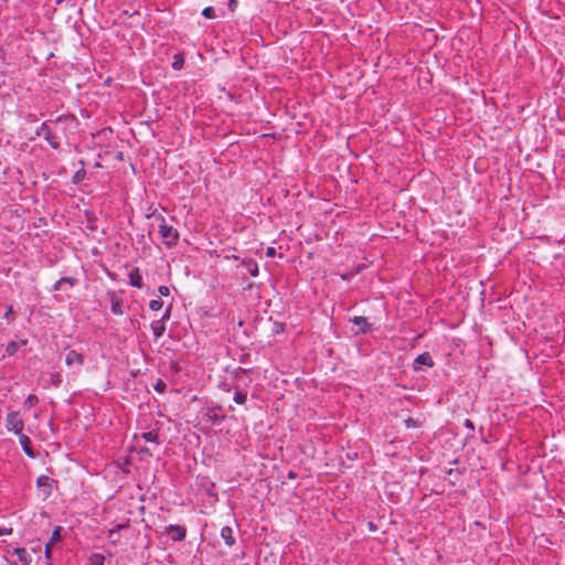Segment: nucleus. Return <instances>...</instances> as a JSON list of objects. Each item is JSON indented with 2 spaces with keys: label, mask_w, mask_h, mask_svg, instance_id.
<instances>
[{
  "label": "nucleus",
  "mask_w": 565,
  "mask_h": 565,
  "mask_svg": "<svg viewBox=\"0 0 565 565\" xmlns=\"http://www.w3.org/2000/svg\"><path fill=\"white\" fill-rule=\"evenodd\" d=\"M6 428L15 435H21L24 428V422L19 412L11 411L6 416Z\"/></svg>",
  "instance_id": "obj_1"
},
{
  "label": "nucleus",
  "mask_w": 565,
  "mask_h": 565,
  "mask_svg": "<svg viewBox=\"0 0 565 565\" xmlns=\"http://www.w3.org/2000/svg\"><path fill=\"white\" fill-rule=\"evenodd\" d=\"M160 234L163 238V243L168 246L175 245L179 239L178 231L166 223L160 224Z\"/></svg>",
  "instance_id": "obj_2"
},
{
  "label": "nucleus",
  "mask_w": 565,
  "mask_h": 565,
  "mask_svg": "<svg viewBox=\"0 0 565 565\" xmlns=\"http://www.w3.org/2000/svg\"><path fill=\"white\" fill-rule=\"evenodd\" d=\"M171 306V303L168 305L167 309L164 310L163 315L159 320H153L151 322V329L156 338H159L166 330L164 321L170 318Z\"/></svg>",
  "instance_id": "obj_3"
},
{
  "label": "nucleus",
  "mask_w": 565,
  "mask_h": 565,
  "mask_svg": "<svg viewBox=\"0 0 565 565\" xmlns=\"http://www.w3.org/2000/svg\"><path fill=\"white\" fill-rule=\"evenodd\" d=\"M164 532L171 537L174 542L184 541L186 537V529L182 525H168L164 527Z\"/></svg>",
  "instance_id": "obj_4"
},
{
  "label": "nucleus",
  "mask_w": 565,
  "mask_h": 565,
  "mask_svg": "<svg viewBox=\"0 0 565 565\" xmlns=\"http://www.w3.org/2000/svg\"><path fill=\"white\" fill-rule=\"evenodd\" d=\"M65 363L70 367L79 370L84 364V356H83V354L78 353L75 350H70L66 353Z\"/></svg>",
  "instance_id": "obj_5"
},
{
  "label": "nucleus",
  "mask_w": 565,
  "mask_h": 565,
  "mask_svg": "<svg viewBox=\"0 0 565 565\" xmlns=\"http://www.w3.org/2000/svg\"><path fill=\"white\" fill-rule=\"evenodd\" d=\"M36 135L39 137H44L53 149H57L60 147V143L55 141V138L52 135L46 122L41 124V126L36 130Z\"/></svg>",
  "instance_id": "obj_6"
},
{
  "label": "nucleus",
  "mask_w": 565,
  "mask_h": 565,
  "mask_svg": "<svg viewBox=\"0 0 565 565\" xmlns=\"http://www.w3.org/2000/svg\"><path fill=\"white\" fill-rule=\"evenodd\" d=\"M350 321L354 326L359 327V330L355 332V334H360V333L361 334H366L372 329V324L369 323V321H367V319L365 317L355 316V317L351 318Z\"/></svg>",
  "instance_id": "obj_7"
},
{
  "label": "nucleus",
  "mask_w": 565,
  "mask_h": 565,
  "mask_svg": "<svg viewBox=\"0 0 565 565\" xmlns=\"http://www.w3.org/2000/svg\"><path fill=\"white\" fill-rule=\"evenodd\" d=\"M19 441H20V445H21L24 454L28 457L33 458L35 456V454L31 447V439L22 433L21 435H19Z\"/></svg>",
  "instance_id": "obj_8"
},
{
  "label": "nucleus",
  "mask_w": 565,
  "mask_h": 565,
  "mask_svg": "<svg viewBox=\"0 0 565 565\" xmlns=\"http://www.w3.org/2000/svg\"><path fill=\"white\" fill-rule=\"evenodd\" d=\"M415 365L419 364V365H426V366H434V360L430 355L429 352H424L422 354H419L416 359H415ZM415 370H418L417 366H414Z\"/></svg>",
  "instance_id": "obj_9"
},
{
  "label": "nucleus",
  "mask_w": 565,
  "mask_h": 565,
  "mask_svg": "<svg viewBox=\"0 0 565 565\" xmlns=\"http://www.w3.org/2000/svg\"><path fill=\"white\" fill-rule=\"evenodd\" d=\"M221 537L224 540L225 544L232 547L235 544V537L233 535V529L231 526H223L221 530Z\"/></svg>",
  "instance_id": "obj_10"
},
{
  "label": "nucleus",
  "mask_w": 565,
  "mask_h": 565,
  "mask_svg": "<svg viewBox=\"0 0 565 565\" xmlns=\"http://www.w3.org/2000/svg\"><path fill=\"white\" fill-rule=\"evenodd\" d=\"M13 553L18 556L19 561L22 565H30L32 562L31 555L26 552L24 547H15Z\"/></svg>",
  "instance_id": "obj_11"
},
{
  "label": "nucleus",
  "mask_w": 565,
  "mask_h": 565,
  "mask_svg": "<svg viewBox=\"0 0 565 565\" xmlns=\"http://www.w3.org/2000/svg\"><path fill=\"white\" fill-rule=\"evenodd\" d=\"M122 303L118 300L114 294H111V311L115 315H122Z\"/></svg>",
  "instance_id": "obj_12"
},
{
  "label": "nucleus",
  "mask_w": 565,
  "mask_h": 565,
  "mask_svg": "<svg viewBox=\"0 0 565 565\" xmlns=\"http://www.w3.org/2000/svg\"><path fill=\"white\" fill-rule=\"evenodd\" d=\"M53 482L52 479H50L47 476H40L36 479V486L39 488H49L51 489V483Z\"/></svg>",
  "instance_id": "obj_13"
},
{
  "label": "nucleus",
  "mask_w": 565,
  "mask_h": 565,
  "mask_svg": "<svg viewBox=\"0 0 565 565\" xmlns=\"http://www.w3.org/2000/svg\"><path fill=\"white\" fill-rule=\"evenodd\" d=\"M248 274L253 277H257L259 274L258 265L256 262H248L245 264Z\"/></svg>",
  "instance_id": "obj_14"
},
{
  "label": "nucleus",
  "mask_w": 565,
  "mask_h": 565,
  "mask_svg": "<svg viewBox=\"0 0 565 565\" xmlns=\"http://www.w3.org/2000/svg\"><path fill=\"white\" fill-rule=\"evenodd\" d=\"M234 402L236 404H239V405H243L246 403L247 401V394L245 392H242V391H236L234 393V397H233Z\"/></svg>",
  "instance_id": "obj_15"
},
{
  "label": "nucleus",
  "mask_w": 565,
  "mask_h": 565,
  "mask_svg": "<svg viewBox=\"0 0 565 565\" xmlns=\"http://www.w3.org/2000/svg\"><path fill=\"white\" fill-rule=\"evenodd\" d=\"M104 562H105V556L99 553L93 554L89 558L90 565H104Z\"/></svg>",
  "instance_id": "obj_16"
},
{
  "label": "nucleus",
  "mask_w": 565,
  "mask_h": 565,
  "mask_svg": "<svg viewBox=\"0 0 565 565\" xmlns=\"http://www.w3.org/2000/svg\"><path fill=\"white\" fill-rule=\"evenodd\" d=\"M163 305H164V302L160 298L151 299L150 302H149V308L152 311H159L160 309H162Z\"/></svg>",
  "instance_id": "obj_17"
},
{
  "label": "nucleus",
  "mask_w": 565,
  "mask_h": 565,
  "mask_svg": "<svg viewBox=\"0 0 565 565\" xmlns=\"http://www.w3.org/2000/svg\"><path fill=\"white\" fill-rule=\"evenodd\" d=\"M183 64H184V58L181 54H175L174 57H173V63H172V67L173 70H181L183 67Z\"/></svg>",
  "instance_id": "obj_18"
},
{
  "label": "nucleus",
  "mask_w": 565,
  "mask_h": 565,
  "mask_svg": "<svg viewBox=\"0 0 565 565\" xmlns=\"http://www.w3.org/2000/svg\"><path fill=\"white\" fill-rule=\"evenodd\" d=\"M130 281L132 286L141 287V276L138 274V270L130 274Z\"/></svg>",
  "instance_id": "obj_19"
},
{
  "label": "nucleus",
  "mask_w": 565,
  "mask_h": 565,
  "mask_svg": "<svg viewBox=\"0 0 565 565\" xmlns=\"http://www.w3.org/2000/svg\"><path fill=\"white\" fill-rule=\"evenodd\" d=\"M64 284L73 285V278H71V277H63V278H61L60 280H57L55 282L54 289L55 290L61 289Z\"/></svg>",
  "instance_id": "obj_20"
},
{
  "label": "nucleus",
  "mask_w": 565,
  "mask_h": 565,
  "mask_svg": "<svg viewBox=\"0 0 565 565\" xmlns=\"http://www.w3.org/2000/svg\"><path fill=\"white\" fill-rule=\"evenodd\" d=\"M39 402V398L36 395H33V394H30L25 401H24V406L26 407H32L34 406L36 403Z\"/></svg>",
  "instance_id": "obj_21"
},
{
  "label": "nucleus",
  "mask_w": 565,
  "mask_h": 565,
  "mask_svg": "<svg viewBox=\"0 0 565 565\" xmlns=\"http://www.w3.org/2000/svg\"><path fill=\"white\" fill-rule=\"evenodd\" d=\"M19 349V344L17 342H9L8 345H7V349H6V352L8 353V355H13Z\"/></svg>",
  "instance_id": "obj_22"
},
{
  "label": "nucleus",
  "mask_w": 565,
  "mask_h": 565,
  "mask_svg": "<svg viewBox=\"0 0 565 565\" xmlns=\"http://www.w3.org/2000/svg\"><path fill=\"white\" fill-rule=\"evenodd\" d=\"M202 15L206 19H214L215 18V10L213 7H206L202 11Z\"/></svg>",
  "instance_id": "obj_23"
},
{
  "label": "nucleus",
  "mask_w": 565,
  "mask_h": 565,
  "mask_svg": "<svg viewBox=\"0 0 565 565\" xmlns=\"http://www.w3.org/2000/svg\"><path fill=\"white\" fill-rule=\"evenodd\" d=\"M52 542H49L46 545H45V551H44V554H45V558L47 559V565H51V559H52Z\"/></svg>",
  "instance_id": "obj_24"
},
{
  "label": "nucleus",
  "mask_w": 565,
  "mask_h": 565,
  "mask_svg": "<svg viewBox=\"0 0 565 565\" xmlns=\"http://www.w3.org/2000/svg\"><path fill=\"white\" fill-rule=\"evenodd\" d=\"M167 387V384L164 381L162 380H158L157 383L153 385V388L159 392V393H163L164 390Z\"/></svg>",
  "instance_id": "obj_25"
},
{
  "label": "nucleus",
  "mask_w": 565,
  "mask_h": 565,
  "mask_svg": "<svg viewBox=\"0 0 565 565\" xmlns=\"http://www.w3.org/2000/svg\"><path fill=\"white\" fill-rule=\"evenodd\" d=\"M404 424L406 426V428H413V427H418L419 426V423L412 418V417H408L404 420Z\"/></svg>",
  "instance_id": "obj_26"
},
{
  "label": "nucleus",
  "mask_w": 565,
  "mask_h": 565,
  "mask_svg": "<svg viewBox=\"0 0 565 565\" xmlns=\"http://www.w3.org/2000/svg\"><path fill=\"white\" fill-rule=\"evenodd\" d=\"M159 297L161 299V297H168L170 295V288L168 286H160L159 289Z\"/></svg>",
  "instance_id": "obj_27"
},
{
  "label": "nucleus",
  "mask_w": 565,
  "mask_h": 565,
  "mask_svg": "<svg viewBox=\"0 0 565 565\" xmlns=\"http://www.w3.org/2000/svg\"><path fill=\"white\" fill-rule=\"evenodd\" d=\"M60 530H61L60 527H56V529L53 531L52 536H51V540H50V542H52V544H53L54 542H57V541L61 539Z\"/></svg>",
  "instance_id": "obj_28"
},
{
  "label": "nucleus",
  "mask_w": 565,
  "mask_h": 565,
  "mask_svg": "<svg viewBox=\"0 0 565 565\" xmlns=\"http://www.w3.org/2000/svg\"><path fill=\"white\" fill-rule=\"evenodd\" d=\"M340 277L342 280H350L352 277H354V273L352 270H347L340 274Z\"/></svg>",
  "instance_id": "obj_29"
},
{
  "label": "nucleus",
  "mask_w": 565,
  "mask_h": 565,
  "mask_svg": "<svg viewBox=\"0 0 565 565\" xmlns=\"http://www.w3.org/2000/svg\"><path fill=\"white\" fill-rule=\"evenodd\" d=\"M463 426L466 428H468L469 430H471L472 433L475 431V424L471 419L469 418H466L465 422H463Z\"/></svg>",
  "instance_id": "obj_30"
},
{
  "label": "nucleus",
  "mask_w": 565,
  "mask_h": 565,
  "mask_svg": "<svg viewBox=\"0 0 565 565\" xmlns=\"http://www.w3.org/2000/svg\"><path fill=\"white\" fill-rule=\"evenodd\" d=\"M62 383V379H61V375L60 374H54L53 377H52V384L54 386H60V384Z\"/></svg>",
  "instance_id": "obj_31"
},
{
  "label": "nucleus",
  "mask_w": 565,
  "mask_h": 565,
  "mask_svg": "<svg viewBox=\"0 0 565 565\" xmlns=\"http://www.w3.org/2000/svg\"><path fill=\"white\" fill-rule=\"evenodd\" d=\"M364 268H365L364 264H359L351 270L354 273V276H355V275L360 274Z\"/></svg>",
  "instance_id": "obj_32"
},
{
  "label": "nucleus",
  "mask_w": 565,
  "mask_h": 565,
  "mask_svg": "<svg viewBox=\"0 0 565 565\" xmlns=\"http://www.w3.org/2000/svg\"><path fill=\"white\" fill-rule=\"evenodd\" d=\"M157 435L152 436V433H143V440L146 441H154Z\"/></svg>",
  "instance_id": "obj_33"
},
{
  "label": "nucleus",
  "mask_w": 565,
  "mask_h": 565,
  "mask_svg": "<svg viewBox=\"0 0 565 565\" xmlns=\"http://www.w3.org/2000/svg\"><path fill=\"white\" fill-rule=\"evenodd\" d=\"M12 533V527H0V536L10 535Z\"/></svg>",
  "instance_id": "obj_34"
},
{
  "label": "nucleus",
  "mask_w": 565,
  "mask_h": 565,
  "mask_svg": "<svg viewBox=\"0 0 565 565\" xmlns=\"http://www.w3.org/2000/svg\"><path fill=\"white\" fill-rule=\"evenodd\" d=\"M13 315V309H12V306H9L7 311L4 312L3 315V318L4 319H9L11 316Z\"/></svg>",
  "instance_id": "obj_35"
},
{
  "label": "nucleus",
  "mask_w": 565,
  "mask_h": 565,
  "mask_svg": "<svg viewBox=\"0 0 565 565\" xmlns=\"http://www.w3.org/2000/svg\"><path fill=\"white\" fill-rule=\"evenodd\" d=\"M276 255V249L274 247H268L266 249V256L267 257H274Z\"/></svg>",
  "instance_id": "obj_36"
},
{
  "label": "nucleus",
  "mask_w": 565,
  "mask_h": 565,
  "mask_svg": "<svg viewBox=\"0 0 565 565\" xmlns=\"http://www.w3.org/2000/svg\"><path fill=\"white\" fill-rule=\"evenodd\" d=\"M237 0H228V7L231 9V11H234L237 7Z\"/></svg>",
  "instance_id": "obj_37"
},
{
  "label": "nucleus",
  "mask_w": 565,
  "mask_h": 565,
  "mask_svg": "<svg viewBox=\"0 0 565 565\" xmlns=\"http://www.w3.org/2000/svg\"><path fill=\"white\" fill-rule=\"evenodd\" d=\"M347 458L350 460H355L358 458V452H348Z\"/></svg>",
  "instance_id": "obj_38"
},
{
  "label": "nucleus",
  "mask_w": 565,
  "mask_h": 565,
  "mask_svg": "<svg viewBox=\"0 0 565 565\" xmlns=\"http://www.w3.org/2000/svg\"><path fill=\"white\" fill-rule=\"evenodd\" d=\"M288 478H289V479H296V478H297V473H296L295 471L290 470V471L288 472Z\"/></svg>",
  "instance_id": "obj_39"
},
{
  "label": "nucleus",
  "mask_w": 565,
  "mask_h": 565,
  "mask_svg": "<svg viewBox=\"0 0 565 565\" xmlns=\"http://www.w3.org/2000/svg\"><path fill=\"white\" fill-rule=\"evenodd\" d=\"M142 451H143V454L145 452H149L152 456V452H150V450L148 448H146V447L142 448Z\"/></svg>",
  "instance_id": "obj_40"
},
{
  "label": "nucleus",
  "mask_w": 565,
  "mask_h": 565,
  "mask_svg": "<svg viewBox=\"0 0 565 565\" xmlns=\"http://www.w3.org/2000/svg\"><path fill=\"white\" fill-rule=\"evenodd\" d=\"M369 529H370V530H374V529H375V526L373 525V523H372V522H370V523H369Z\"/></svg>",
  "instance_id": "obj_41"
},
{
  "label": "nucleus",
  "mask_w": 565,
  "mask_h": 565,
  "mask_svg": "<svg viewBox=\"0 0 565 565\" xmlns=\"http://www.w3.org/2000/svg\"><path fill=\"white\" fill-rule=\"evenodd\" d=\"M153 215H154V214H150V213L145 214V216H146L147 218H150V217H151V216H153Z\"/></svg>",
  "instance_id": "obj_42"
},
{
  "label": "nucleus",
  "mask_w": 565,
  "mask_h": 565,
  "mask_svg": "<svg viewBox=\"0 0 565 565\" xmlns=\"http://www.w3.org/2000/svg\"><path fill=\"white\" fill-rule=\"evenodd\" d=\"M282 330L281 327H277L276 333H279V331Z\"/></svg>",
  "instance_id": "obj_43"
},
{
  "label": "nucleus",
  "mask_w": 565,
  "mask_h": 565,
  "mask_svg": "<svg viewBox=\"0 0 565 565\" xmlns=\"http://www.w3.org/2000/svg\"><path fill=\"white\" fill-rule=\"evenodd\" d=\"M282 330L281 327H277L276 333H279V331Z\"/></svg>",
  "instance_id": "obj_44"
}]
</instances>
